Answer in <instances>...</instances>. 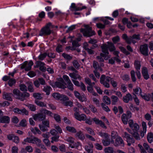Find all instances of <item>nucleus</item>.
I'll use <instances>...</instances> for the list:
<instances>
[{"instance_id": "obj_1", "label": "nucleus", "mask_w": 153, "mask_h": 153, "mask_svg": "<svg viewBox=\"0 0 153 153\" xmlns=\"http://www.w3.org/2000/svg\"><path fill=\"white\" fill-rule=\"evenodd\" d=\"M107 45L104 44L101 46L102 52L105 54H108V49L111 52H112L115 50L116 48L114 44L111 42H107Z\"/></svg>"}, {"instance_id": "obj_2", "label": "nucleus", "mask_w": 153, "mask_h": 153, "mask_svg": "<svg viewBox=\"0 0 153 153\" xmlns=\"http://www.w3.org/2000/svg\"><path fill=\"white\" fill-rule=\"evenodd\" d=\"M123 39L128 44L133 43L135 44L137 41L140 39V35L139 34H134L132 36L128 37L126 34H123L122 36Z\"/></svg>"}, {"instance_id": "obj_3", "label": "nucleus", "mask_w": 153, "mask_h": 153, "mask_svg": "<svg viewBox=\"0 0 153 153\" xmlns=\"http://www.w3.org/2000/svg\"><path fill=\"white\" fill-rule=\"evenodd\" d=\"M51 23L49 22L44 27L42 28L39 33L40 36H46L50 35L51 33V30L50 28Z\"/></svg>"}, {"instance_id": "obj_4", "label": "nucleus", "mask_w": 153, "mask_h": 153, "mask_svg": "<svg viewBox=\"0 0 153 153\" xmlns=\"http://www.w3.org/2000/svg\"><path fill=\"white\" fill-rule=\"evenodd\" d=\"M27 142L33 144H36L38 146H39L41 143V140L38 138L35 137L33 138L27 137L24 140L22 143L24 145H25Z\"/></svg>"}, {"instance_id": "obj_5", "label": "nucleus", "mask_w": 153, "mask_h": 153, "mask_svg": "<svg viewBox=\"0 0 153 153\" xmlns=\"http://www.w3.org/2000/svg\"><path fill=\"white\" fill-rule=\"evenodd\" d=\"M85 29H83L81 30L84 36L89 37L95 35V32L92 30L91 27L88 25H85Z\"/></svg>"}, {"instance_id": "obj_6", "label": "nucleus", "mask_w": 153, "mask_h": 153, "mask_svg": "<svg viewBox=\"0 0 153 153\" xmlns=\"http://www.w3.org/2000/svg\"><path fill=\"white\" fill-rule=\"evenodd\" d=\"M111 79L109 76H105V75H102L100 78V83L105 87L109 88L110 87L109 82Z\"/></svg>"}, {"instance_id": "obj_7", "label": "nucleus", "mask_w": 153, "mask_h": 153, "mask_svg": "<svg viewBox=\"0 0 153 153\" xmlns=\"http://www.w3.org/2000/svg\"><path fill=\"white\" fill-rule=\"evenodd\" d=\"M123 138L126 139V141L128 143V145L129 146H131V144L134 143V139L131 137V135L128 134L127 132H125L122 136Z\"/></svg>"}, {"instance_id": "obj_8", "label": "nucleus", "mask_w": 153, "mask_h": 153, "mask_svg": "<svg viewBox=\"0 0 153 153\" xmlns=\"http://www.w3.org/2000/svg\"><path fill=\"white\" fill-rule=\"evenodd\" d=\"M33 64V63L32 61H30L28 64L27 61H25L22 65L20 68L22 69L25 68V71H28L31 69Z\"/></svg>"}, {"instance_id": "obj_9", "label": "nucleus", "mask_w": 153, "mask_h": 153, "mask_svg": "<svg viewBox=\"0 0 153 153\" xmlns=\"http://www.w3.org/2000/svg\"><path fill=\"white\" fill-rule=\"evenodd\" d=\"M128 124L132 131H138L140 127L139 125L136 123H134L133 120H129L128 122Z\"/></svg>"}, {"instance_id": "obj_10", "label": "nucleus", "mask_w": 153, "mask_h": 153, "mask_svg": "<svg viewBox=\"0 0 153 153\" xmlns=\"http://www.w3.org/2000/svg\"><path fill=\"white\" fill-rule=\"evenodd\" d=\"M13 111L16 114H25L26 115H28V111L25 108L22 109H20L18 108H15L13 109Z\"/></svg>"}, {"instance_id": "obj_11", "label": "nucleus", "mask_w": 153, "mask_h": 153, "mask_svg": "<svg viewBox=\"0 0 153 153\" xmlns=\"http://www.w3.org/2000/svg\"><path fill=\"white\" fill-rule=\"evenodd\" d=\"M140 50L141 53L145 56L148 55V45L144 44L141 45L140 48Z\"/></svg>"}, {"instance_id": "obj_12", "label": "nucleus", "mask_w": 153, "mask_h": 153, "mask_svg": "<svg viewBox=\"0 0 153 153\" xmlns=\"http://www.w3.org/2000/svg\"><path fill=\"white\" fill-rule=\"evenodd\" d=\"M74 116L76 119L80 121L85 120L86 118V116L85 114H82L80 115L78 112H75Z\"/></svg>"}, {"instance_id": "obj_13", "label": "nucleus", "mask_w": 153, "mask_h": 153, "mask_svg": "<svg viewBox=\"0 0 153 153\" xmlns=\"http://www.w3.org/2000/svg\"><path fill=\"white\" fill-rule=\"evenodd\" d=\"M34 120L35 121H41L45 118V116L42 114H34L33 116Z\"/></svg>"}, {"instance_id": "obj_14", "label": "nucleus", "mask_w": 153, "mask_h": 153, "mask_svg": "<svg viewBox=\"0 0 153 153\" xmlns=\"http://www.w3.org/2000/svg\"><path fill=\"white\" fill-rule=\"evenodd\" d=\"M21 93H22L18 89H14L13 91V94L14 97L16 99L23 101L24 99L21 97Z\"/></svg>"}, {"instance_id": "obj_15", "label": "nucleus", "mask_w": 153, "mask_h": 153, "mask_svg": "<svg viewBox=\"0 0 153 153\" xmlns=\"http://www.w3.org/2000/svg\"><path fill=\"white\" fill-rule=\"evenodd\" d=\"M92 120L96 124L99 125L100 127L104 129L107 128V127L105 125L104 123L101 120H100L98 119L96 117L93 118Z\"/></svg>"}, {"instance_id": "obj_16", "label": "nucleus", "mask_w": 153, "mask_h": 153, "mask_svg": "<svg viewBox=\"0 0 153 153\" xmlns=\"http://www.w3.org/2000/svg\"><path fill=\"white\" fill-rule=\"evenodd\" d=\"M111 56L110 55H109L108 54H105V53H101L100 56H97V58L99 60V62H103L104 61L103 59L102 58V57H104L105 59L107 60L108 58L110 57Z\"/></svg>"}, {"instance_id": "obj_17", "label": "nucleus", "mask_w": 153, "mask_h": 153, "mask_svg": "<svg viewBox=\"0 0 153 153\" xmlns=\"http://www.w3.org/2000/svg\"><path fill=\"white\" fill-rule=\"evenodd\" d=\"M55 85L57 87L59 88L64 89L66 88V84L62 79H61L59 81L56 82Z\"/></svg>"}, {"instance_id": "obj_18", "label": "nucleus", "mask_w": 153, "mask_h": 153, "mask_svg": "<svg viewBox=\"0 0 153 153\" xmlns=\"http://www.w3.org/2000/svg\"><path fill=\"white\" fill-rule=\"evenodd\" d=\"M124 145L123 141L122 138L119 137L116 138L114 143V145L115 146H117L119 145L123 146Z\"/></svg>"}, {"instance_id": "obj_19", "label": "nucleus", "mask_w": 153, "mask_h": 153, "mask_svg": "<svg viewBox=\"0 0 153 153\" xmlns=\"http://www.w3.org/2000/svg\"><path fill=\"white\" fill-rule=\"evenodd\" d=\"M93 145L91 142H88V145H86L85 146V150L88 153H93L92 148Z\"/></svg>"}, {"instance_id": "obj_20", "label": "nucleus", "mask_w": 153, "mask_h": 153, "mask_svg": "<svg viewBox=\"0 0 153 153\" xmlns=\"http://www.w3.org/2000/svg\"><path fill=\"white\" fill-rule=\"evenodd\" d=\"M132 100V97L131 95L128 93L127 94L126 96L123 97V100L126 103H128L129 101Z\"/></svg>"}, {"instance_id": "obj_21", "label": "nucleus", "mask_w": 153, "mask_h": 153, "mask_svg": "<svg viewBox=\"0 0 153 153\" xmlns=\"http://www.w3.org/2000/svg\"><path fill=\"white\" fill-rule=\"evenodd\" d=\"M10 121V118L8 116H3L0 118V123H9Z\"/></svg>"}, {"instance_id": "obj_22", "label": "nucleus", "mask_w": 153, "mask_h": 153, "mask_svg": "<svg viewBox=\"0 0 153 153\" xmlns=\"http://www.w3.org/2000/svg\"><path fill=\"white\" fill-rule=\"evenodd\" d=\"M142 125L143 127V130L141 132L140 136L142 138L144 136L146 132V123L144 121H143L142 123Z\"/></svg>"}, {"instance_id": "obj_23", "label": "nucleus", "mask_w": 153, "mask_h": 153, "mask_svg": "<svg viewBox=\"0 0 153 153\" xmlns=\"http://www.w3.org/2000/svg\"><path fill=\"white\" fill-rule=\"evenodd\" d=\"M142 73L144 79H147L149 78V76L148 74L147 68L144 67L142 68Z\"/></svg>"}, {"instance_id": "obj_24", "label": "nucleus", "mask_w": 153, "mask_h": 153, "mask_svg": "<svg viewBox=\"0 0 153 153\" xmlns=\"http://www.w3.org/2000/svg\"><path fill=\"white\" fill-rule=\"evenodd\" d=\"M12 94L11 93L4 92L3 93V98L4 99L9 101H12Z\"/></svg>"}, {"instance_id": "obj_25", "label": "nucleus", "mask_w": 153, "mask_h": 153, "mask_svg": "<svg viewBox=\"0 0 153 153\" xmlns=\"http://www.w3.org/2000/svg\"><path fill=\"white\" fill-rule=\"evenodd\" d=\"M74 93L76 97L82 102L86 100V99L84 96H81L80 94L77 91H74Z\"/></svg>"}, {"instance_id": "obj_26", "label": "nucleus", "mask_w": 153, "mask_h": 153, "mask_svg": "<svg viewBox=\"0 0 153 153\" xmlns=\"http://www.w3.org/2000/svg\"><path fill=\"white\" fill-rule=\"evenodd\" d=\"M69 75L70 77L73 79H78L79 80L81 79V77L80 76L75 73L73 72L70 73Z\"/></svg>"}, {"instance_id": "obj_27", "label": "nucleus", "mask_w": 153, "mask_h": 153, "mask_svg": "<svg viewBox=\"0 0 153 153\" xmlns=\"http://www.w3.org/2000/svg\"><path fill=\"white\" fill-rule=\"evenodd\" d=\"M112 104L113 105H116L119 101L118 97L114 95H112L111 96Z\"/></svg>"}, {"instance_id": "obj_28", "label": "nucleus", "mask_w": 153, "mask_h": 153, "mask_svg": "<svg viewBox=\"0 0 153 153\" xmlns=\"http://www.w3.org/2000/svg\"><path fill=\"white\" fill-rule=\"evenodd\" d=\"M133 91L134 93V95L135 94L141 96V94H143L141 89L139 87H137L133 89Z\"/></svg>"}, {"instance_id": "obj_29", "label": "nucleus", "mask_w": 153, "mask_h": 153, "mask_svg": "<svg viewBox=\"0 0 153 153\" xmlns=\"http://www.w3.org/2000/svg\"><path fill=\"white\" fill-rule=\"evenodd\" d=\"M30 130L34 134H41V132L36 127L31 128Z\"/></svg>"}, {"instance_id": "obj_30", "label": "nucleus", "mask_w": 153, "mask_h": 153, "mask_svg": "<svg viewBox=\"0 0 153 153\" xmlns=\"http://www.w3.org/2000/svg\"><path fill=\"white\" fill-rule=\"evenodd\" d=\"M70 146L72 148H76L79 150H80L82 149L80 144L78 142L75 143L73 145L70 144Z\"/></svg>"}, {"instance_id": "obj_31", "label": "nucleus", "mask_w": 153, "mask_h": 153, "mask_svg": "<svg viewBox=\"0 0 153 153\" xmlns=\"http://www.w3.org/2000/svg\"><path fill=\"white\" fill-rule=\"evenodd\" d=\"M131 134L136 140H140V139L139 134L138 132V131H132Z\"/></svg>"}, {"instance_id": "obj_32", "label": "nucleus", "mask_w": 153, "mask_h": 153, "mask_svg": "<svg viewBox=\"0 0 153 153\" xmlns=\"http://www.w3.org/2000/svg\"><path fill=\"white\" fill-rule=\"evenodd\" d=\"M52 88L51 87L49 86H46L44 87L43 89V91L46 93L47 95H49L51 91V90Z\"/></svg>"}, {"instance_id": "obj_33", "label": "nucleus", "mask_w": 153, "mask_h": 153, "mask_svg": "<svg viewBox=\"0 0 153 153\" xmlns=\"http://www.w3.org/2000/svg\"><path fill=\"white\" fill-rule=\"evenodd\" d=\"M70 9L72 11H79V10H80L79 9V7H76L74 3H72L71 4Z\"/></svg>"}, {"instance_id": "obj_34", "label": "nucleus", "mask_w": 153, "mask_h": 153, "mask_svg": "<svg viewBox=\"0 0 153 153\" xmlns=\"http://www.w3.org/2000/svg\"><path fill=\"white\" fill-rule=\"evenodd\" d=\"M141 97L145 100L149 101L150 99L151 95L150 94H147L145 93H143L142 94H141Z\"/></svg>"}, {"instance_id": "obj_35", "label": "nucleus", "mask_w": 153, "mask_h": 153, "mask_svg": "<svg viewBox=\"0 0 153 153\" xmlns=\"http://www.w3.org/2000/svg\"><path fill=\"white\" fill-rule=\"evenodd\" d=\"M104 151L105 153H116V152L114 150L113 148L111 147L106 148L104 149Z\"/></svg>"}, {"instance_id": "obj_36", "label": "nucleus", "mask_w": 153, "mask_h": 153, "mask_svg": "<svg viewBox=\"0 0 153 153\" xmlns=\"http://www.w3.org/2000/svg\"><path fill=\"white\" fill-rule=\"evenodd\" d=\"M103 101L107 105L110 104L111 101L110 98L107 96H104L103 98Z\"/></svg>"}, {"instance_id": "obj_37", "label": "nucleus", "mask_w": 153, "mask_h": 153, "mask_svg": "<svg viewBox=\"0 0 153 153\" xmlns=\"http://www.w3.org/2000/svg\"><path fill=\"white\" fill-rule=\"evenodd\" d=\"M76 136L81 140H83L85 138L84 134L81 131L77 132L76 134Z\"/></svg>"}, {"instance_id": "obj_38", "label": "nucleus", "mask_w": 153, "mask_h": 153, "mask_svg": "<svg viewBox=\"0 0 153 153\" xmlns=\"http://www.w3.org/2000/svg\"><path fill=\"white\" fill-rule=\"evenodd\" d=\"M147 139L148 142L151 143L153 141V134L150 132L148 134Z\"/></svg>"}, {"instance_id": "obj_39", "label": "nucleus", "mask_w": 153, "mask_h": 153, "mask_svg": "<svg viewBox=\"0 0 153 153\" xmlns=\"http://www.w3.org/2000/svg\"><path fill=\"white\" fill-rule=\"evenodd\" d=\"M135 67L137 70H139L140 69L141 65L140 62L135 60L134 63Z\"/></svg>"}, {"instance_id": "obj_40", "label": "nucleus", "mask_w": 153, "mask_h": 153, "mask_svg": "<svg viewBox=\"0 0 153 153\" xmlns=\"http://www.w3.org/2000/svg\"><path fill=\"white\" fill-rule=\"evenodd\" d=\"M33 96L35 99L38 100H41L42 99V97L41 94L39 93H35L33 94Z\"/></svg>"}, {"instance_id": "obj_41", "label": "nucleus", "mask_w": 153, "mask_h": 153, "mask_svg": "<svg viewBox=\"0 0 153 153\" xmlns=\"http://www.w3.org/2000/svg\"><path fill=\"white\" fill-rule=\"evenodd\" d=\"M66 128L67 131L70 132L76 133V130L75 128L73 127L68 126H66Z\"/></svg>"}, {"instance_id": "obj_42", "label": "nucleus", "mask_w": 153, "mask_h": 153, "mask_svg": "<svg viewBox=\"0 0 153 153\" xmlns=\"http://www.w3.org/2000/svg\"><path fill=\"white\" fill-rule=\"evenodd\" d=\"M35 102L38 106L40 107H46V104L44 102H41L39 100H36L35 101Z\"/></svg>"}, {"instance_id": "obj_43", "label": "nucleus", "mask_w": 153, "mask_h": 153, "mask_svg": "<svg viewBox=\"0 0 153 153\" xmlns=\"http://www.w3.org/2000/svg\"><path fill=\"white\" fill-rule=\"evenodd\" d=\"M97 134L102 138L106 139L108 137V134L106 133L100 131L98 132Z\"/></svg>"}, {"instance_id": "obj_44", "label": "nucleus", "mask_w": 153, "mask_h": 153, "mask_svg": "<svg viewBox=\"0 0 153 153\" xmlns=\"http://www.w3.org/2000/svg\"><path fill=\"white\" fill-rule=\"evenodd\" d=\"M122 121L125 124H127L128 122V119L126 115L125 114H123L121 117Z\"/></svg>"}, {"instance_id": "obj_45", "label": "nucleus", "mask_w": 153, "mask_h": 153, "mask_svg": "<svg viewBox=\"0 0 153 153\" xmlns=\"http://www.w3.org/2000/svg\"><path fill=\"white\" fill-rule=\"evenodd\" d=\"M88 132L92 135H95V134L94 131L90 127H86L85 128Z\"/></svg>"}, {"instance_id": "obj_46", "label": "nucleus", "mask_w": 153, "mask_h": 153, "mask_svg": "<svg viewBox=\"0 0 153 153\" xmlns=\"http://www.w3.org/2000/svg\"><path fill=\"white\" fill-rule=\"evenodd\" d=\"M106 139V140L104 139L102 140V143L105 146H107L110 144V141L109 139H108V137Z\"/></svg>"}, {"instance_id": "obj_47", "label": "nucleus", "mask_w": 153, "mask_h": 153, "mask_svg": "<svg viewBox=\"0 0 153 153\" xmlns=\"http://www.w3.org/2000/svg\"><path fill=\"white\" fill-rule=\"evenodd\" d=\"M65 140L69 143H72L74 142V139L71 137H66Z\"/></svg>"}, {"instance_id": "obj_48", "label": "nucleus", "mask_w": 153, "mask_h": 153, "mask_svg": "<svg viewBox=\"0 0 153 153\" xmlns=\"http://www.w3.org/2000/svg\"><path fill=\"white\" fill-rule=\"evenodd\" d=\"M47 55V53H45L41 54L39 56L38 58L40 60H43L45 58Z\"/></svg>"}, {"instance_id": "obj_49", "label": "nucleus", "mask_w": 153, "mask_h": 153, "mask_svg": "<svg viewBox=\"0 0 153 153\" xmlns=\"http://www.w3.org/2000/svg\"><path fill=\"white\" fill-rule=\"evenodd\" d=\"M53 118L58 123H60L61 121L60 116L56 114H54L53 115Z\"/></svg>"}, {"instance_id": "obj_50", "label": "nucleus", "mask_w": 153, "mask_h": 153, "mask_svg": "<svg viewBox=\"0 0 153 153\" xmlns=\"http://www.w3.org/2000/svg\"><path fill=\"white\" fill-rule=\"evenodd\" d=\"M16 82V81L15 79L10 78L8 81V84L10 86L12 87L15 84Z\"/></svg>"}, {"instance_id": "obj_51", "label": "nucleus", "mask_w": 153, "mask_h": 153, "mask_svg": "<svg viewBox=\"0 0 153 153\" xmlns=\"http://www.w3.org/2000/svg\"><path fill=\"white\" fill-rule=\"evenodd\" d=\"M67 87L71 91L74 90V85L71 82V81L67 83Z\"/></svg>"}, {"instance_id": "obj_52", "label": "nucleus", "mask_w": 153, "mask_h": 153, "mask_svg": "<svg viewBox=\"0 0 153 153\" xmlns=\"http://www.w3.org/2000/svg\"><path fill=\"white\" fill-rule=\"evenodd\" d=\"M63 104L64 105L67 106H69L72 107L73 106V102L71 101H68L66 102H63Z\"/></svg>"}, {"instance_id": "obj_53", "label": "nucleus", "mask_w": 153, "mask_h": 153, "mask_svg": "<svg viewBox=\"0 0 153 153\" xmlns=\"http://www.w3.org/2000/svg\"><path fill=\"white\" fill-rule=\"evenodd\" d=\"M119 48L122 52L126 55H128L130 54V53L127 51L124 47H120Z\"/></svg>"}, {"instance_id": "obj_54", "label": "nucleus", "mask_w": 153, "mask_h": 153, "mask_svg": "<svg viewBox=\"0 0 153 153\" xmlns=\"http://www.w3.org/2000/svg\"><path fill=\"white\" fill-rule=\"evenodd\" d=\"M101 105L103 110L106 111L108 112L110 111V109H109L108 107L105 105L103 103L101 104Z\"/></svg>"}, {"instance_id": "obj_55", "label": "nucleus", "mask_w": 153, "mask_h": 153, "mask_svg": "<svg viewBox=\"0 0 153 153\" xmlns=\"http://www.w3.org/2000/svg\"><path fill=\"white\" fill-rule=\"evenodd\" d=\"M39 127L40 129L42 131L45 132L48 130L47 127L43 125L42 124H39Z\"/></svg>"}, {"instance_id": "obj_56", "label": "nucleus", "mask_w": 153, "mask_h": 153, "mask_svg": "<svg viewBox=\"0 0 153 153\" xmlns=\"http://www.w3.org/2000/svg\"><path fill=\"white\" fill-rule=\"evenodd\" d=\"M33 85L32 83H30L28 84L27 87L28 91L30 92H33L34 91V89L33 87Z\"/></svg>"}, {"instance_id": "obj_57", "label": "nucleus", "mask_w": 153, "mask_h": 153, "mask_svg": "<svg viewBox=\"0 0 153 153\" xmlns=\"http://www.w3.org/2000/svg\"><path fill=\"white\" fill-rule=\"evenodd\" d=\"M52 96L56 100H60L61 95L59 94L54 93L52 94Z\"/></svg>"}, {"instance_id": "obj_58", "label": "nucleus", "mask_w": 153, "mask_h": 153, "mask_svg": "<svg viewBox=\"0 0 153 153\" xmlns=\"http://www.w3.org/2000/svg\"><path fill=\"white\" fill-rule=\"evenodd\" d=\"M45 63L41 61H37L36 62V67H40L42 66H45Z\"/></svg>"}, {"instance_id": "obj_59", "label": "nucleus", "mask_w": 153, "mask_h": 153, "mask_svg": "<svg viewBox=\"0 0 153 153\" xmlns=\"http://www.w3.org/2000/svg\"><path fill=\"white\" fill-rule=\"evenodd\" d=\"M62 55L65 59H66L71 60L72 59V57L70 55L65 53H63Z\"/></svg>"}, {"instance_id": "obj_60", "label": "nucleus", "mask_w": 153, "mask_h": 153, "mask_svg": "<svg viewBox=\"0 0 153 153\" xmlns=\"http://www.w3.org/2000/svg\"><path fill=\"white\" fill-rule=\"evenodd\" d=\"M94 146L96 149L97 150H101L102 149L103 147L101 145L98 143H96L94 144Z\"/></svg>"}, {"instance_id": "obj_61", "label": "nucleus", "mask_w": 153, "mask_h": 153, "mask_svg": "<svg viewBox=\"0 0 153 153\" xmlns=\"http://www.w3.org/2000/svg\"><path fill=\"white\" fill-rule=\"evenodd\" d=\"M59 136L56 135L55 136H53L52 137V140L51 141V142L53 143L54 142H57L59 140Z\"/></svg>"}, {"instance_id": "obj_62", "label": "nucleus", "mask_w": 153, "mask_h": 153, "mask_svg": "<svg viewBox=\"0 0 153 153\" xmlns=\"http://www.w3.org/2000/svg\"><path fill=\"white\" fill-rule=\"evenodd\" d=\"M20 89L22 91H27V87L26 85L23 84H21L20 85Z\"/></svg>"}, {"instance_id": "obj_63", "label": "nucleus", "mask_w": 153, "mask_h": 153, "mask_svg": "<svg viewBox=\"0 0 153 153\" xmlns=\"http://www.w3.org/2000/svg\"><path fill=\"white\" fill-rule=\"evenodd\" d=\"M112 40L114 44H116L120 41V38L118 36H116L112 38Z\"/></svg>"}, {"instance_id": "obj_64", "label": "nucleus", "mask_w": 153, "mask_h": 153, "mask_svg": "<svg viewBox=\"0 0 153 153\" xmlns=\"http://www.w3.org/2000/svg\"><path fill=\"white\" fill-rule=\"evenodd\" d=\"M56 51L58 53L62 52L63 49L62 48V46L61 45H59L56 48Z\"/></svg>"}]
</instances>
